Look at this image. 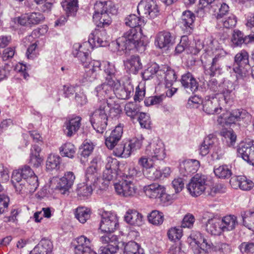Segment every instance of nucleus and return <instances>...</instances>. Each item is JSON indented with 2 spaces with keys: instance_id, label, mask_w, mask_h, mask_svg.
<instances>
[{
  "instance_id": "7c9ffc66",
  "label": "nucleus",
  "mask_w": 254,
  "mask_h": 254,
  "mask_svg": "<svg viewBox=\"0 0 254 254\" xmlns=\"http://www.w3.org/2000/svg\"><path fill=\"white\" fill-rule=\"evenodd\" d=\"M86 68H88L85 71L84 77L87 81L92 82L96 79L97 75L100 71V62L98 61H93L88 64Z\"/></svg>"
},
{
  "instance_id": "e433bc0d",
  "label": "nucleus",
  "mask_w": 254,
  "mask_h": 254,
  "mask_svg": "<svg viewBox=\"0 0 254 254\" xmlns=\"http://www.w3.org/2000/svg\"><path fill=\"white\" fill-rule=\"evenodd\" d=\"M206 230L211 235H220L222 231L221 220L215 218L209 219L206 224Z\"/></svg>"
},
{
  "instance_id": "aec40b11",
  "label": "nucleus",
  "mask_w": 254,
  "mask_h": 254,
  "mask_svg": "<svg viewBox=\"0 0 254 254\" xmlns=\"http://www.w3.org/2000/svg\"><path fill=\"white\" fill-rule=\"evenodd\" d=\"M143 190L145 195L149 198H159L161 201L163 200V198L166 195L165 187L157 183H153L144 186Z\"/></svg>"
},
{
  "instance_id": "4be33fe9",
  "label": "nucleus",
  "mask_w": 254,
  "mask_h": 254,
  "mask_svg": "<svg viewBox=\"0 0 254 254\" xmlns=\"http://www.w3.org/2000/svg\"><path fill=\"white\" fill-rule=\"evenodd\" d=\"M81 120L80 117L76 116L66 120L63 126L64 134L69 137L75 134L80 127Z\"/></svg>"
},
{
  "instance_id": "1a4fd4ad",
  "label": "nucleus",
  "mask_w": 254,
  "mask_h": 254,
  "mask_svg": "<svg viewBox=\"0 0 254 254\" xmlns=\"http://www.w3.org/2000/svg\"><path fill=\"white\" fill-rule=\"evenodd\" d=\"M92 170L87 169L85 173V183L78 185L76 192L80 199H84L90 196L93 190L92 182L95 181V177L92 174Z\"/></svg>"
},
{
  "instance_id": "79ce46f5",
  "label": "nucleus",
  "mask_w": 254,
  "mask_h": 254,
  "mask_svg": "<svg viewBox=\"0 0 254 254\" xmlns=\"http://www.w3.org/2000/svg\"><path fill=\"white\" fill-rule=\"evenodd\" d=\"M76 148L74 145L70 142H66L59 148L60 153L63 157L73 158Z\"/></svg>"
},
{
  "instance_id": "412c9836",
  "label": "nucleus",
  "mask_w": 254,
  "mask_h": 254,
  "mask_svg": "<svg viewBox=\"0 0 254 254\" xmlns=\"http://www.w3.org/2000/svg\"><path fill=\"white\" fill-rule=\"evenodd\" d=\"M120 85H110L108 82H105L98 85L95 89V92L97 97L100 99V103L105 102L104 100L108 98L111 99L114 95V88H117Z\"/></svg>"
},
{
  "instance_id": "603ef678",
  "label": "nucleus",
  "mask_w": 254,
  "mask_h": 254,
  "mask_svg": "<svg viewBox=\"0 0 254 254\" xmlns=\"http://www.w3.org/2000/svg\"><path fill=\"white\" fill-rule=\"evenodd\" d=\"M11 182L15 189L16 192L21 194L30 193L28 187L26 185V180H14L11 177Z\"/></svg>"
},
{
  "instance_id": "c03bdc74",
  "label": "nucleus",
  "mask_w": 254,
  "mask_h": 254,
  "mask_svg": "<svg viewBox=\"0 0 254 254\" xmlns=\"http://www.w3.org/2000/svg\"><path fill=\"white\" fill-rule=\"evenodd\" d=\"M124 254H144V250L139 245L134 241H130L124 247Z\"/></svg>"
},
{
  "instance_id": "7ed1b4c3",
  "label": "nucleus",
  "mask_w": 254,
  "mask_h": 254,
  "mask_svg": "<svg viewBox=\"0 0 254 254\" xmlns=\"http://www.w3.org/2000/svg\"><path fill=\"white\" fill-rule=\"evenodd\" d=\"M105 102H102L99 107L90 115V121L94 129L98 132L102 133L107 126L108 116Z\"/></svg>"
},
{
  "instance_id": "dca6fc26",
  "label": "nucleus",
  "mask_w": 254,
  "mask_h": 254,
  "mask_svg": "<svg viewBox=\"0 0 254 254\" xmlns=\"http://www.w3.org/2000/svg\"><path fill=\"white\" fill-rule=\"evenodd\" d=\"M75 179V177L72 172H66L63 177L54 180L57 183L56 189L62 194H66L73 186Z\"/></svg>"
},
{
  "instance_id": "680f3d73",
  "label": "nucleus",
  "mask_w": 254,
  "mask_h": 254,
  "mask_svg": "<svg viewBox=\"0 0 254 254\" xmlns=\"http://www.w3.org/2000/svg\"><path fill=\"white\" fill-rule=\"evenodd\" d=\"M125 111L127 116L133 119L138 114L139 109L138 106L133 102H129L126 104Z\"/></svg>"
},
{
  "instance_id": "f257e3e1",
  "label": "nucleus",
  "mask_w": 254,
  "mask_h": 254,
  "mask_svg": "<svg viewBox=\"0 0 254 254\" xmlns=\"http://www.w3.org/2000/svg\"><path fill=\"white\" fill-rule=\"evenodd\" d=\"M136 28H131L123 36L119 38L113 45L116 46L118 51L131 50L136 49L137 51L144 50L143 42L141 40V33Z\"/></svg>"
},
{
  "instance_id": "a19ab883",
  "label": "nucleus",
  "mask_w": 254,
  "mask_h": 254,
  "mask_svg": "<svg viewBox=\"0 0 254 254\" xmlns=\"http://www.w3.org/2000/svg\"><path fill=\"white\" fill-rule=\"evenodd\" d=\"M35 175L34 171L28 166H24L21 169L13 171L12 176L14 180H26Z\"/></svg>"
},
{
  "instance_id": "2f4dec72",
  "label": "nucleus",
  "mask_w": 254,
  "mask_h": 254,
  "mask_svg": "<svg viewBox=\"0 0 254 254\" xmlns=\"http://www.w3.org/2000/svg\"><path fill=\"white\" fill-rule=\"evenodd\" d=\"M52 242L48 239H43L35 247L29 254H50L52 252Z\"/></svg>"
},
{
  "instance_id": "c9c22d12",
  "label": "nucleus",
  "mask_w": 254,
  "mask_h": 254,
  "mask_svg": "<svg viewBox=\"0 0 254 254\" xmlns=\"http://www.w3.org/2000/svg\"><path fill=\"white\" fill-rule=\"evenodd\" d=\"M195 19L194 14L190 11H185L183 13L180 22L181 27L186 28L187 32L190 33L193 27Z\"/></svg>"
},
{
  "instance_id": "f704fd0d",
  "label": "nucleus",
  "mask_w": 254,
  "mask_h": 254,
  "mask_svg": "<svg viewBox=\"0 0 254 254\" xmlns=\"http://www.w3.org/2000/svg\"><path fill=\"white\" fill-rule=\"evenodd\" d=\"M91 246V241L84 235H81L77 237L73 244L74 254H81V252L85 250L86 248H90Z\"/></svg>"
},
{
  "instance_id": "774afa93",
  "label": "nucleus",
  "mask_w": 254,
  "mask_h": 254,
  "mask_svg": "<svg viewBox=\"0 0 254 254\" xmlns=\"http://www.w3.org/2000/svg\"><path fill=\"white\" fill-rule=\"evenodd\" d=\"M189 46V38L187 36H183L181 37L180 43L175 48V52L177 54H180L185 50L188 51Z\"/></svg>"
},
{
  "instance_id": "49530a36",
  "label": "nucleus",
  "mask_w": 254,
  "mask_h": 254,
  "mask_svg": "<svg viewBox=\"0 0 254 254\" xmlns=\"http://www.w3.org/2000/svg\"><path fill=\"white\" fill-rule=\"evenodd\" d=\"M243 225L254 232V211H244L241 213Z\"/></svg>"
},
{
  "instance_id": "c756f323",
  "label": "nucleus",
  "mask_w": 254,
  "mask_h": 254,
  "mask_svg": "<svg viewBox=\"0 0 254 254\" xmlns=\"http://www.w3.org/2000/svg\"><path fill=\"white\" fill-rule=\"evenodd\" d=\"M164 73V71L162 68L159 69L157 64L152 63L142 73V76L144 80L150 79L156 76L159 80H162Z\"/></svg>"
},
{
  "instance_id": "6e6d98bb",
  "label": "nucleus",
  "mask_w": 254,
  "mask_h": 254,
  "mask_svg": "<svg viewBox=\"0 0 254 254\" xmlns=\"http://www.w3.org/2000/svg\"><path fill=\"white\" fill-rule=\"evenodd\" d=\"M236 86L231 81H227L224 83V89L223 92L220 94H217L218 96L221 97L223 100L227 102L230 99V94L235 89Z\"/></svg>"
},
{
  "instance_id": "de8ad7c7",
  "label": "nucleus",
  "mask_w": 254,
  "mask_h": 254,
  "mask_svg": "<svg viewBox=\"0 0 254 254\" xmlns=\"http://www.w3.org/2000/svg\"><path fill=\"white\" fill-rule=\"evenodd\" d=\"M126 25L131 27V28H136L137 27L138 30L140 29L138 27L144 25V21L139 17L137 16L135 14H130L128 16L125 20Z\"/></svg>"
},
{
  "instance_id": "6ab92c4d",
  "label": "nucleus",
  "mask_w": 254,
  "mask_h": 254,
  "mask_svg": "<svg viewBox=\"0 0 254 254\" xmlns=\"http://www.w3.org/2000/svg\"><path fill=\"white\" fill-rule=\"evenodd\" d=\"M249 54L245 50H242L236 55L233 64V70L235 73L239 75L244 73L246 67L249 65Z\"/></svg>"
},
{
  "instance_id": "5fc2aeb1",
  "label": "nucleus",
  "mask_w": 254,
  "mask_h": 254,
  "mask_svg": "<svg viewBox=\"0 0 254 254\" xmlns=\"http://www.w3.org/2000/svg\"><path fill=\"white\" fill-rule=\"evenodd\" d=\"M149 222L154 225H160L164 221V215L162 212L154 210L147 216Z\"/></svg>"
},
{
  "instance_id": "473e14b6",
  "label": "nucleus",
  "mask_w": 254,
  "mask_h": 254,
  "mask_svg": "<svg viewBox=\"0 0 254 254\" xmlns=\"http://www.w3.org/2000/svg\"><path fill=\"white\" fill-rule=\"evenodd\" d=\"M124 64L129 72L134 74L137 73L142 67V64L138 56H131L124 62Z\"/></svg>"
},
{
  "instance_id": "2eb2a0df",
  "label": "nucleus",
  "mask_w": 254,
  "mask_h": 254,
  "mask_svg": "<svg viewBox=\"0 0 254 254\" xmlns=\"http://www.w3.org/2000/svg\"><path fill=\"white\" fill-rule=\"evenodd\" d=\"M237 152L239 156L249 164L254 166V142L250 141L241 143Z\"/></svg>"
},
{
  "instance_id": "09e8293b",
  "label": "nucleus",
  "mask_w": 254,
  "mask_h": 254,
  "mask_svg": "<svg viewBox=\"0 0 254 254\" xmlns=\"http://www.w3.org/2000/svg\"><path fill=\"white\" fill-rule=\"evenodd\" d=\"M214 173L216 176L221 179L230 178L232 175V172L228 165H223L218 167H215Z\"/></svg>"
},
{
  "instance_id": "69168bd1",
  "label": "nucleus",
  "mask_w": 254,
  "mask_h": 254,
  "mask_svg": "<svg viewBox=\"0 0 254 254\" xmlns=\"http://www.w3.org/2000/svg\"><path fill=\"white\" fill-rule=\"evenodd\" d=\"M167 234L170 240H179L183 235L182 228L181 227L172 228L168 230Z\"/></svg>"
},
{
  "instance_id": "9b49d317",
  "label": "nucleus",
  "mask_w": 254,
  "mask_h": 254,
  "mask_svg": "<svg viewBox=\"0 0 254 254\" xmlns=\"http://www.w3.org/2000/svg\"><path fill=\"white\" fill-rule=\"evenodd\" d=\"M220 99L221 97L218 96L217 94L214 96H206L202 102L203 111L208 115L220 113L222 110Z\"/></svg>"
},
{
  "instance_id": "b1692460",
  "label": "nucleus",
  "mask_w": 254,
  "mask_h": 254,
  "mask_svg": "<svg viewBox=\"0 0 254 254\" xmlns=\"http://www.w3.org/2000/svg\"><path fill=\"white\" fill-rule=\"evenodd\" d=\"M91 163L92 165L87 169H91L92 170V174L95 177V178H96V179H95V181H93L92 186L93 190H96L97 192H98V191L104 190L107 188L109 182L107 181L106 182L104 181L105 179L104 178L99 177L96 170L97 159L95 158L93 159Z\"/></svg>"
},
{
  "instance_id": "5701e85b",
  "label": "nucleus",
  "mask_w": 254,
  "mask_h": 254,
  "mask_svg": "<svg viewBox=\"0 0 254 254\" xmlns=\"http://www.w3.org/2000/svg\"><path fill=\"white\" fill-rule=\"evenodd\" d=\"M199 162L195 159H188L180 165V174L184 176H191L196 173L199 168Z\"/></svg>"
},
{
  "instance_id": "0e129e2a",
  "label": "nucleus",
  "mask_w": 254,
  "mask_h": 254,
  "mask_svg": "<svg viewBox=\"0 0 254 254\" xmlns=\"http://www.w3.org/2000/svg\"><path fill=\"white\" fill-rule=\"evenodd\" d=\"M245 37L243 33L239 30H235L233 31L231 42L234 46H241L245 44Z\"/></svg>"
},
{
  "instance_id": "a878e982",
  "label": "nucleus",
  "mask_w": 254,
  "mask_h": 254,
  "mask_svg": "<svg viewBox=\"0 0 254 254\" xmlns=\"http://www.w3.org/2000/svg\"><path fill=\"white\" fill-rule=\"evenodd\" d=\"M219 143V141L215 135L209 134L204 138L200 146V154L203 156L206 155Z\"/></svg>"
},
{
  "instance_id": "338daca9",
  "label": "nucleus",
  "mask_w": 254,
  "mask_h": 254,
  "mask_svg": "<svg viewBox=\"0 0 254 254\" xmlns=\"http://www.w3.org/2000/svg\"><path fill=\"white\" fill-rule=\"evenodd\" d=\"M141 175V172L134 167H130L126 173L123 176V178L127 180H133L136 177Z\"/></svg>"
},
{
  "instance_id": "393cba45",
  "label": "nucleus",
  "mask_w": 254,
  "mask_h": 254,
  "mask_svg": "<svg viewBox=\"0 0 254 254\" xmlns=\"http://www.w3.org/2000/svg\"><path fill=\"white\" fill-rule=\"evenodd\" d=\"M180 81L182 86L189 93H193L198 89V83L190 72L183 74Z\"/></svg>"
},
{
  "instance_id": "ea45409f",
  "label": "nucleus",
  "mask_w": 254,
  "mask_h": 254,
  "mask_svg": "<svg viewBox=\"0 0 254 254\" xmlns=\"http://www.w3.org/2000/svg\"><path fill=\"white\" fill-rule=\"evenodd\" d=\"M114 94L121 99H128L133 92V87L132 85L128 84L124 87L118 86L117 88H114Z\"/></svg>"
},
{
  "instance_id": "4d7b16f0",
  "label": "nucleus",
  "mask_w": 254,
  "mask_h": 254,
  "mask_svg": "<svg viewBox=\"0 0 254 254\" xmlns=\"http://www.w3.org/2000/svg\"><path fill=\"white\" fill-rule=\"evenodd\" d=\"M28 14V20H29V25H37L42 23L45 20V16L40 12H31Z\"/></svg>"
},
{
  "instance_id": "37998d69",
  "label": "nucleus",
  "mask_w": 254,
  "mask_h": 254,
  "mask_svg": "<svg viewBox=\"0 0 254 254\" xmlns=\"http://www.w3.org/2000/svg\"><path fill=\"white\" fill-rule=\"evenodd\" d=\"M61 158L58 155L51 154L47 158L46 169L48 170H58L60 168Z\"/></svg>"
},
{
  "instance_id": "e2e57ef3",
  "label": "nucleus",
  "mask_w": 254,
  "mask_h": 254,
  "mask_svg": "<svg viewBox=\"0 0 254 254\" xmlns=\"http://www.w3.org/2000/svg\"><path fill=\"white\" fill-rule=\"evenodd\" d=\"M144 175L149 180H155L161 179V171L153 166L145 170Z\"/></svg>"
},
{
  "instance_id": "9d476101",
  "label": "nucleus",
  "mask_w": 254,
  "mask_h": 254,
  "mask_svg": "<svg viewBox=\"0 0 254 254\" xmlns=\"http://www.w3.org/2000/svg\"><path fill=\"white\" fill-rule=\"evenodd\" d=\"M145 154L155 161L163 160L166 156L164 143L161 140L153 141L146 147Z\"/></svg>"
},
{
  "instance_id": "0eeeda50",
  "label": "nucleus",
  "mask_w": 254,
  "mask_h": 254,
  "mask_svg": "<svg viewBox=\"0 0 254 254\" xmlns=\"http://www.w3.org/2000/svg\"><path fill=\"white\" fill-rule=\"evenodd\" d=\"M93 48L90 45V42L87 41L82 44H75L73 45L72 55L77 58L84 67H87L88 63H90L91 59L89 56L90 49Z\"/></svg>"
},
{
  "instance_id": "4c0bfd02",
  "label": "nucleus",
  "mask_w": 254,
  "mask_h": 254,
  "mask_svg": "<svg viewBox=\"0 0 254 254\" xmlns=\"http://www.w3.org/2000/svg\"><path fill=\"white\" fill-rule=\"evenodd\" d=\"M221 222L223 232L233 231L239 224L237 217L234 215H228L223 217Z\"/></svg>"
},
{
  "instance_id": "13d9d810",
  "label": "nucleus",
  "mask_w": 254,
  "mask_h": 254,
  "mask_svg": "<svg viewBox=\"0 0 254 254\" xmlns=\"http://www.w3.org/2000/svg\"><path fill=\"white\" fill-rule=\"evenodd\" d=\"M220 24L222 25L226 28H230L234 27L237 23V19L236 16L230 13L228 15L221 19V20L217 21Z\"/></svg>"
},
{
  "instance_id": "4468645a",
  "label": "nucleus",
  "mask_w": 254,
  "mask_h": 254,
  "mask_svg": "<svg viewBox=\"0 0 254 254\" xmlns=\"http://www.w3.org/2000/svg\"><path fill=\"white\" fill-rule=\"evenodd\" d=\"M114 188L119 195L125 197L133 196L137 190L132 180L124 178L122 181L114 184Z\"/></svg>"
},
{
  "instance_id": "052dcab7",
  "label": "nucleus",
  "mask_w": 254,
  "mask_h": 254,
  "mask_svg": "<svg viewBox=\"0 0 254 254\" xmlns=\"http://www.w3.org/2000/svg\"><path fill=\"white\" fill-rule=\"evenodd\" d=\"M155 161L152 159V158L146 156H142L138 161V165L142 168V171L144 173L145 170L148 169L154 165Z\"/></svg>"
},
{
  "instance_id": "20e7f679",
  "label": "nucleus",
  "mask_w": 254,
  "mask_h": 254,
  "mask_svg": "<svg viewBox=\"0 0 254 254\" xmlns=\"http://www.w3.org/2000/svg\"><path fill=\"white\" fill-rule=\"evenodd\" d=\"M142 144V137L134 138L129 141L123 142L117 145L114 150L115 155L122 158L128 157L134 150L140 148Z\"/></svg>"
},
{
  "instance_id": "ddd939ff",
  "label": "nucleus",
  "mask_w": 254,
  "mask_h": 254,
  "mask_svg": "<svg viewBox=\"0 0 254 254\" xmlns=\"http://www.w3.org/2000/svg\"><path fill=\"white\" fill-rule=\"evenodd\" d=\"M246 115L247 113L245 110L237 109L232 112L227 111L218 117L217 122L222 126L235 124L236 122L245 118Z\"/></svg>"
},
{
  "instance_id": "bf43d9fd",
  "label": "nucleus",
  "mask_w": 254,
  "mask_h": 254,
  "mask_svg": "<svg viewBox=\"0 0 254 254\" xmlns=\"http://www.w3.org/2000/svg\"><path fill=\"white\" fill-rule=\"evenodd\" d=\"M119 250L118 243L115 241L113 244H108L105 247H101L99 250V254H115Z\"/></svg>"
},
{
  "instance_id": "f8f14e48",
  "label": "nucleus",
  "mask_w": 254,
  "mask_h": 254,
  "mask_svg": "<svg viewBox=\"0 0 254 254\" xmlns=\"http://www.w3.org/2000/svg\"><path fill=\"white\" fill-rule=\"evenodd\" d=\"M246 115L247 113L245 110L237 109L232 112L227 111L218 117L217 122L222 126L235 124L236 122L245 118Z\"/></svg>"
},
{
  "instance_id": "a18cd8bd",
  "label": "nucleus",
  "mask_w": 254,
  "mask_h": 254,
  "mask_svg": "<svg viewBox=\"0 0 254 254\" xmlns=\"http://www.w3.org/2000/svg\"><path fill=\"white\" fill-rule=\"evenodd\" d=\"M162 69L164 71L163 79H165L166 86L170 88L177 80V77L175 72L173 69L166 67H164Z\"/></svg>"
},
{
  "instance_id": "cd10ccee",
  "label": "nucleus",
  "mask_w": 254,
  "mask_h": 254,
  "mask_svg": "<svg viewBox=\"0 0 254 254\" xmlns=\"http://www.w3.org/2000/svg\"><path fill=\"white\" fill-rule=\"evenodd\" d=\"M123 132V126L119 124L111 132L109 136L105 139V144L107 147L110 149L118 145L117 143L121 139Z\"/></svg>"
},
{
  "instance_id": "bb28decb",
  "label": "nucleus",
  "mask_w": 254,
  "mask_h": 254,
  "mask_svg": "<svg viewBox=\"0 0 254 254\" xmlns=\"http://www.w3.org/2000/svg\"><path fill=\"white\" fill-rule=\"evenodd\" d=\"M230 184L235 189L239 188L243 190H250L254 187L253 181L248 179L245 176H234L231 178Z\"/></svg>"
},
{
  "instance_id": "c85d7f7f",
  "label": "nucleus",
  "mask_w": 254,
  "mask_h": 254,
  "mask_svg": "<svg viewBox=\"0 0 254 254\" xmlns=\"http://www.w3.org/2000/svg\"><path fill=\"white\" fill-rule=\"evenodd\" d=\"M174 39L168 31L159 32L155 37V44L159 49L170 47L173 43Z\"/></svg>"
},
{
  "instance_id": "f03ea898",
  "label": "nucleus",
  "mask_w": 254,
  "mask_h": 254,
  "mask_svg": "<svg viewBox=\"0 0 254 254\" xmlns=\"http://www.w3.org/2000/svg\"><path fill=\"white\" fill-rule=\"evenodd\" d=\"M93 20L98 27L108 26L111 22L110 14H114L116 10L111 1H97L94 6Z\"/></svg>"
},
{
  "instance_id": "423d86ee",
  "label": "nucleus",
  "mask_w": 254,
  "mask_h": 254,
  "mask_svg": "<svg viewBox=\"0 0 254 254\" xmlns=\"http://www.w3.org/2000/svg\"><path fill=\"white\" fill-rule=\"evenodd\" d=\"M207 178L205 176L196 174L187 185V189L192 196L201 195L206 189Z\"/></svg>"
},
{
  "instance_id": "3c124183",
  "label": "nucleus",
  "mask_w": 254,
  "mask_h": 254,
  "mask_svg": "<svg viewBox=\"0 0 254 254\" xmlns=\"http://www.w3.org/2000/svg\"><path fill=\"white\" fill-rule=\"evenodd\" d=\"M90 210L87 208L78 207L75 212V217L81 223H84L90 217Z\"/></svg>"
},
{
  "instance_id": "6e6552de",
  "label": "nucleus",
  "mask_w": 254,
  "mask_h": 254,
  "mask_svg": "<svg viewBox=\"0 0 254 254\" xmlns=\"http://www.w3.org/2000/svg\"><path fill=\"white\" fill-rule=\"evenodd\" d=\"M101 217L100 229L102 232L111 233L118 227V219L116 214L111 212L104 211L101 214Z\"/></svg>"
},
{
  "instance_id": "f3484780",
  "label": "nucleus",
  "mask_w": 254,
  "mask_h": 254,
  "mask_svg": "<svg viewBox=\"0 0 254 254\" xmlns=\"http://www.w3.org/2000/svg\"><path fill=\"white\" fill-rule=\"evenodd\" d=\"M108 37L104 29H95L89 36L88 42L93 48L94 47H105L108 45Z\"/></svg>"
},
{
  "instance_id": "72a5a7b5",
  "label": "nucleus",
  "mask_w": 254,
  "mask_h": 254,
  "mask_svg": "<svg viewBox=\"0 0 254 254\" xmlns=\"http://www.w3.org/2000/svg\"><path fill=\"white\" fill-rule=\"evenodd\" d=\"M125 221L128 224L140 226L143 223V216L134 210H128L125 216Z\"/></svg>"
},
{
  "instance_id": "8fccbe9b",
  "label": "nucleus",
  "mask_w": 254,
  "mask_h": 254,
  "mask_svg": "<svg viewBox=\"0 0 254 254\" xmlns=\"http://www.w3.org/2000/svg\"><path fill=\"white\" fill-rule=\"evenodd\" d=\"M61 4L64 9L68 14L72 15L77 10V0H63Z\"/></svg>"
},
{
  "instance_id": "864d4df0",
  "label": "nucleus",
  "mask_w": 254,
  "mask_h": 254,
  "mask_svg": "<svg viewBox=\"0 0 254 254\" xmlns=\"http://www.w3.org/2000/svg\"><path fill=\"white\" fill-rule=\"evenodd\" d=\"M221 134L223 137L222 140L226 142L228 146L234 145L236 140V135L232 129H224L221 132Z\"/></svg>"
},
{
  "instance_id": "58836bf2",
  "label": "nucleus",
  "mask_w": 254,
  "mask_h": 254,
  "mask_svg": "<svg viewBox=\"0 0 254 254\" xmlns=\"http://www.w3.org/2000/svg\"><path fill=\"white\" fill-rule=\"evenodd\" d=\"M41 151V148L37 145H34L31 149L29 163L33 167L38 168L43 162V159L40 155Z\"/></svg>"
},
{
  "instance_id": "39448f33",
  "label": "nucleus",
  "mask_w": 254,
  "mask_h": 254,
  "mask_svg": "<svg viewBox=\"0 0 254 254\" xmlns=\"http://www.w3.org/2000/svg\"><path fill=\"white\" fill-rule=\"evenodd\" d=\"M137 10L140 16L151 19L157 17L160 11L155 0H141L138 4Z\"/></svg>"
},
{
  "instance_id": "a211bd4d",
  "label": "nucleus",
  "mask_w": 254,
  "mask_h": 254,
  "mask_svg": "<svg viewBox=\"0 0 254 254\" xmlns=\"http://www.w3.org/2000/svg\"><path fill=\"white\" fill-rule=\"evenodd\" d=\"M100 71L103 70L106 74L105 80L110 85H120V81L115 78L117 70L113 63L108 61L100 62Z\"/></svg>"
}]
</instances>
